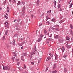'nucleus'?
Returning <instances> with one entry per match:
<instances>
[{
  "label": "nucleus",
  "mask_w": 73,
  "mask_h": 73,
  "mask_svg": "<svg viewBox=\"0 0 73 73\" xmlns=\"http://www.w3.org/2000/svg\"><path fill=\"white\" fill-rule=\"evenodd\" d=\"M3 66L4 70H8L10 69V67H8L7 66H6L4 67V66Z\"/></svg>",
  "instance_id": "f257e3e1"
},
{
  "label": "nucleus",
  "mask_w": 73,
  "mask_h": 73,
  "mask_svg": "<svg viewBox=\"0 0 73 73\" xmlns=\"http://www.w3.org/2000/svg\"><path fill=\"white\" fill-rule=\"evenodd\" d=\"M15 57H13L12 58V60L14 62V59H15V61H19V59H17V58H15Z\"/></svg>",
  "instance_id": "f03ea898"
},
{
  "label": "nucleus",
  "mask_w": 73,
  "mask_h": 73,
  "mask_svg": "<svg viewBox=\"0 0 73 73\" xmlns=\"http://www.w3.org/2000/svg\"><path fill=\"white\" fill-rule=\"evenodd\" d=\"M30 54H31V55H33L34 54H35V52L34 51H33L31 52Z\"/></svg>",
  "instance_id": "7ed1b4c3"
},
{
  "label": "nucleus",
  "mask_w": 73,
  "mask_h": 73,
  "mask_svg": "<svg viewBox=\"0 0 73 73\" xmlns=\"http://www.w3.org/2000/svg\"><path fill=\"white\" fill-rule=\"evenodd\" d=\"M66 46L68 49H69L70 48H71V46H70L68 44L66 45Z\"/></svg>",
  "instance_id": "20e7f679"
},
{
  "label": "nucleus",
  "mask_w": 73,
  "mask_h": 73,
  "mask_svg": "<svg viewBox=\"0 0 73 73\" xmlns=\"http://www.w3.org/2000/svg\"><path fill=\"white\" fill-rule=\"evenodd\" d=\"M53 69L54 70L56 69V64H54L53 66Z\"/></svg>",
  "instance_id": "39448f33"
},
{
  "label": "nucleus",
  "mask_w": 73,
  "mask_h": 73,
  "mask_svg": "<svg viewBox=\"0 0 73 73\" xmlns=\"http://www.w3.org/2000/svg\"><path fill=\"white\" fill-rule=\"evenodd\" d=\"M56 1H54V7L55 8H56Z\"/></svg>",
  "instance_id": "423d86ee"
},
{
  "label": "nucleus",
  "mask_w": 73,
  "mask_h": 73,
  "mask_svg": "<svg viewBox=\"0 0 73 73\" xmlns=\"http://www.w3.org/2000/svg\"><path fill=\"white\" fill-rule=\"evenodd\" d=\"M49 60H51V58L49 56H48V58L46 61H49Z\"/></svg>",
  "instance_id": "0eeeda50"
},
{
  "label": "nucleus",
  "mask_w": 73,
  "mask_h": 73,
  "mask_svg": "<svg viewBox=\"0 0 73 73\" xmlns=\"http://www.w3.org/2000/svg\"><path fill=\"white\" fill-rule=\"evenodd\" d=\"M62 52H63V53L64 52V51H65V48H64V47H62Z\"/></svg>",
  "instance_id": "6e6552de"
},
{
  "label": "nucleus",
  "mask_w": 73,
  "mask_h": 73,
  "mask_svg": "<svg viewBox=\"0 0 73 73\" xmlns=\"http://www.w3.org/2000/svg\"><path fill=\"white\" fill-rule=\"evenodd\" d=\"M39 3H40V1H39V0H38L37 1L36 5H37V6L38 5H38H39Z\"/></svg>",
  "instance_id": "1a4fd4ad"
},
{
  "label": "nucleus",
  "mask_w": 73,
  "mask_h": 73,
  "mask_svg": "<svg viewBox=\"0 0 73 73\" xmlns=\"http://www.w3.org/2000/svg\"><path fill=\"white\" fill-rule=\"evenodd\" d=\"M25 7H23L22 9V11L23 12V13H25V12H24L25 11Z\"/></svg>",
  "instance_id": "9d476101"
},
{
  "label": "nucleus",
  "mask_w": 73,
  "mask_h": 73,
  "mask_svg": "<svg viewBox=\"0 0 73 73\" xmlns=\"http://www.w3.org/2000/svg\"><path fill=\"white\" fill-rule=\"evenodd\" d=\"M34 50H35V51H37V50L36 49V46H34Z\"/></svg>",
  "instance_id": "9b49d317"
},
{
  "label": "nucleus",
  "mask_w": 73,
  "mask_h": 73,
  "mask_svg": "<svg viewBox=\"0 0 73 73\" xmlns=\"http://www.w3.org/2000/svg\"><path fill=\"white\" fill-rule=\"evenodd\" d=\"M57 71L55 70V71H53L52 72V73H57Z\"/></svg>",
  "instance_id": "f8f14e48"
},
{
  "label": "nucleus",
  "mask_w": 73,
  "mask_h": 73,
  "mask_svg": "<svg viewBox=\"0 0 73 73\" xmlns=\"http://www.w3.org/2000/svg\"><path fill=\"white\" fill-rule=\"evenodd\" d=\"M9 25V23H7L5 26V27H7V28H9V26H8Z\"/></svg>",
  "instance_id": "ddd939ff"
},
{
  "label": "nucleus",
  "mask_w": 73,
  "mask_h": 73,
  "mask_svg": "<svg viewBox=\"0 0 73 73\" xmlns=\"http://www.w3.org/2000/svg\"><path fill=\"white\" fill-rule=\"evenodd\" d=\"M8 31L7 30L6 32H5V35H7L8 34Z\"/></svg>",
  "instance_id": "4468645a"
},
{
  "label": "nucleus",
  "mask_w": 73,
  "mask_h": 73,
  "mask_svg": "<svg viewBox=\"0 0 73 73\" xmlns=\"http://www.w3.org/2000/svg\"><path fill=\"white\" fill-rule=\"evenodd\" d=\"M58 8H61V5L59 4L58 5Z\"/></svg>",
  "instance_id": "2eb2a0df"
},
{
  "label": "nucleus",
  "mask_w": 73,
  "mask_h": 73,
  "mask_svg": "<svg viewBox=\"0 0 73 73\" xmlns=\"http://www.w3.org/2000/svg\"><path fill=\"white\" fill-rule=\"evenodd\" d=\"M23 44H24V43H22L21 44H19V46H22V45H23Z\"/></svg>",
  "instance_id": "dca6fc26"
},
{
  "label": "nucleus",
  "mask_w": 73,
  "mask_h": 73,
  "mask_svg": "<svg viewBox=\"0 0 73 73\" xmlns=\"http://www.w3.org/2000/svg\"><path fill=\"white\" fill-rule=\"evenodd\" d=\"M13 54L14 55V56H15V57H16V54L15 53V52H13Z\"/></svg>",
  "instance_id": "f3484780"
},
{
  "label": "nucleus",
  "mask_w": 73,
  "mask_h": 73,
  "mask_svg": "<svg viewBox=\"0 0 73 73\" xmlns=\"http://www.w3.org/2000/svg\"><path fill=\"white\" fill-rule=\"evenodd\" d=\"M23 55L24 56H27V53H24L23 54Z\"/></svg>",
  "instance_id": "a211bd4d"
},
{
  "label": "nucleus",
  "mask_w": 73,
  "mask_h": 73,
  "mask_svg": "<svg viewBox=\"0 0 73 73\" xmlns=\"http://www.w3.org/2000/svg\"><path fill=\"white\" fill-rule=\"evenodd\" d=\"M48 41H52V38H48Z\"/></svg>",
  "instance_id": "6ab92c4d"
},
{
  "label": "nucleus",
  "mask_w": 73,
  "mask_h": 73,
  "mask_svg": "<svg viewBox=\"0 0 73 73\" xmlns=\"http://www.w3.org/2000/svg\"><path fill=\"white\" fill-rule=\"evenodd\" d=\"M47 13H51V10H49L47 11Z\"/></svg>",
  "instance_id": "aec40b11"
},
{
  "label": "nucleus",
  "mask_w": 73,
  "mask_h": 73,
  "mask_svg": "<svg viewBox=\"0 0 73 73\" xmlns=\"http://www.w3.org/2000/svg\"><path fill=\"white\" fill-rule=\"evenodd\" d=\"M42 40V38H40L39 40H38V42H40Z\"/></svg>",
  "instance_id": "412c9836"
},
{
  "label": "nucleus",
  "mask_w": 73,
  "mask_h": 73,
  "mask_svg": "<svg viewBox=\"0 0 73 73\" xmlns=\"http://www.w3.org/2000/svg\"><path fill=\"white\" fill-rule=\"evenodd\" d=\"M58 26V27H59V25H55L54 26V27L55 28H56Z\"/></svg>",
  "instance_id": "4be33fe9"
},
{
  "label": "nucleus",
  "mask_w": 73,
  "mask_h": 73,
  "mask_svg": "<svg viewBox=\"0 0 73 73\" xmlns=\"http://www.w3.org/2000/svg\"><path fill=\"white\" fill-rule=\"evenodd\" d=\"M49 55L50 56H51V57H53V55L52 54H51V53H50L49 54Z\"/></svg>",
  "instance_id": "5701e85b"
},
{
  "label": "nucleus",
  "mask_w": 73,
  "mask_h": 73,
  "mask_svg": "<svg viewBox=\"0 0 73 73\" xmlns=\"http://www.w3.org/2000/svg\"><path fill=\"white\" fill-rule=\"evenodd\" d=\"M62 41H62V39H60L59 40V42H62Z\"/></svg>",
  "instance_id": "b1692460"
},
{
  "label": "nucleus",
  "mask_w": 73,
  "mask_h": 73,
  "mask_svg": "<svg viewBox=\"0 0 73 73\" xmlns=\"http://www.w3.org/2000/svg\"><path fill=\"white\" fill-rule=\"evenodd\" d=\"M54 20H55V18H53L52 19V21H53V22H54L55 23L56 22V21H55Z\"/></svg>",
  "instance_id": "393cba45"
},
{
  "label": "nucleus",
  "mask_w": 73,
  "mask_h": 73,
  "mask_svg": "<svg viewBox=\"0 0 73 73\" xmlns=\"http://www.w3.org/2000/svg\"><path fill=\"white\" fill-rule=\"evenodd\" d=\"M64 72H65V73L66 72H67V70H66V69L65 68L64 69Z\"/></svg>",
  "instance_id": "a878e982"
},
{
  "label": "nucleus",
  "mask_w": 73,
  "mask_h": 73,
  "mask_svg": "<svg viewBox=\"0 0 73 73\" xmlns=\"http://www.w3.org/2000/svg\"><path fill=\"white\" fill-rule=\"evenodd\" d=\"M71 28V29H73V26H72V25H71L70 26V28Z\"/></svg>",
  "instance_id": "bb28decb"
},
{
  "label": "nucleus",
  "mask_w": 73,
  "mask_h": 73,
  "mask_svg": "<svg viewBox=\"0 0 73 73\" xmlns=\"http://www.w3.org/2000/svg\"><path fill=\"white\" fill-rule=\"evenodd\" d=\"M45 34H46V33H47V31H46V30L45 29L44 31Z\"/></svg>",
  "instance_id": "cd10ccee"
},
{
  "label": "nucleus",
  "mask_w": 73,
  "mask_h": 73,
  "mask_svg": "<svg viewBox=\"0 0 73 73\" xmlns=\"http://www.w3.org/2000/svg\"><path fill=\"white\" fill-rule=\"evenodd\" d=\"M19 70H20V71H23V68H19Z\"/></svg>",
  "instance_id": "c85d7f7f"
},
{
  "label": "nucleus",
  "mask_w": 73,
  "mask_h": 73,
  "mask_svg": "<svg viewBox=\"0 0 73 73\" xmlns=\"http://www.w3.org/2000/svg\"><path fill=\"white\" fill-rule=\"evenodd\" d=\"M50 19V18H49L48 17H46V20H48V19Z\"/></svg>",
  "instance_id": "c756f323"
},
{
  "label": "nucleus",
  "mask_w": 73,
  "mask_h": 73,
  "mask_svg": "<svg viewBox=\"0 0 73 73\" xmlns=\"http://www.w3.org/2000/svg\"><path fill=\"white\" fill-rule=\"evenodd\" d=\"M46 23L47 24H48V25H49V24H50V22H49V21H48L46 22Z\"/></svg>",
  "instance_id": "7c9ffc66"
},
{
  "label": "nucleus",
  "mask_w": 73,
  "mask_h": 73,
  "mask_svg": "<svg viewBox=\"0 0 73 73\" xmlns=\"http://www.w3.org/2000/svg\"><path fill=\"white\" fill-rule=\"evenodd\" d=\"M67 56H68V55H64L63 56V57L64 58H65V57H67Z\"/></svg>",
  "instance_id": "2f4dec72"
},
{
  "label": "nucleus",
  "mask_w": 73,
  "mask_h": 73,
  "mask_svg": "<svg viewBox=\"0 0 73 73\" xmlns=\"http://www.w3.org/2000/svg\"><path fill=\"white\" fill-rule=\"evenodd\" d=\"M1 71V65H0V72Z\"/></svg>",
  "instance_id": "473e14b6"
},
{
  "label": "nucleus",
  "mask_w": 73,
  "mask_h": 73,
  "mask_svg": "<svg viewBox=\"0 0 73 73\" xmlns=\"http://www.w3.org/2000/svg\"><path fill=\"white\" fill-rule=\"evenodd\" d=\"M56 55L55 56V59L56 60L57 59V55L56 54V53L55 54Z\"/></svg>",
  "instance_id": "72a5a7b5"
},
{
  "label": "nucleus",
  "mask_w": 73,
  "mask_h": 73,
  "mask_svg": "<svg viewBox=\"0 0 73 73\" xmlns=\"http://www.w3.org/2000/svg\"><path fill=\"white\" fill-rule=\"evenodd\" d=\"M13 41L14 42H13V44L14 45H15V40H14Z\"/></svg>",
  "instance_id": "f704fd0d"
},
{
  "label": "nucleus",
  "mask_w": 73,
  "mask_h": 73,
  "mask_svg": "<svg viewBox=\"0 0 73 73\" xmlns=\"http://www.w3.org/2000/svg\"><path fill=\"white\" fill-rule=\"evenodd\" d=\"M40 37H41V38H42V37H43V35H42V34L40 35Z\"/></svg>",
  "instance_id": "c9c22d12"
},
{
  "label": "nucleus",
  "mask_w": 73,
  "mask_h": 73,
  "mask_svg": "<svg viewBox=\"0 0 73 73\" xmlns=\"http://www.w3.org/2000/svg\"><path fill=\"white\" fill-rule=\"evenodd\" d=\"M41 58H40V59H39L38 60V63H40V61H41Z\"/></svg>",
  "instance_id": "e433bc0d"
},
{
  "label": "nucleus",
  "mask_w": 73,
  "mask_h": 73,
  "mask_svg": "<svg viewBox=\"0 0 73 73\" xmlns=\"http://www.w3.org/2000/svg\"><path fill=\"white\" fill-rule=\"evenodd\" d=\"M71 33L72 35V36H73V31H72V30L71 31Z\"/></svg>",
  "instance_id": "4c0bfd02"
},
{
  "label": "nucleus",
  "mask_w": 73,
  "mask_h": 73,
  "mask_svg": "<svg viewBox=\"0 0 73 73\" xmlns=\"http://www.w3.org/2000/svg\"><path fill=\"white\" fill-rule=\"evenodd\" d=\"M66 39H67V40H69V39H70V38H69V37H68V36H67Z\"/></svg>",
  "instance_id": "58836bf2"
},
{
  "label": "nucleus",
  "mask_w": 73,
  "mask_h": 73,
  "mask_svg": "<svg viewBox=\"0 0 73 73\" xmlns=\"http://www.w3.org/2000/svg\"><path fill=\"white\" fill-rule=\"evenodd\" d=\"M5 17L6 19H8V16H7V15L5 16Z\"/></svg>",
  "instance_id": "ea45409f"
},
{
  "label": "nucleus",
  "mask_w": 73,
  "mask_h": 73,
  "mask_svg": "<svg viewBox=\"0 0 73 73\" xmlns=\"http://www.w3.org/2000/svg\"><path fill=\"white\" fill-rule=\"evenodd\" d=\"M60 12H62V8H60Z\"/></svg>",
  "instance_id": "a19ab883"
},
{
  "label": "nucleus",
  "mask_w": 73,
  "mask_h": 73,
  "mask_svg": "<svg viewBox=\"0 0 73 73\" xmlns=\"http://www.w3.org/2000/svg\"><path fill=\"white\" fill-rule=\"evenodd\" d=\"M20 19H18L17 20V22L18 23H19V22H20Z\"/></svg>",
  "instance_id": "79ce46f5"
},
{
  "label": "nucleus",
  "mask_w": 73,
  "mask_h": 73,
  "mask_svg": "<svg viewBox=\"0 0 73 73\" xmlns=\"http://www.w3.org/2000/svg\"><path fill=\"white\" fill-rule=\"evenodd\" d=\"M20 1H19L18 2L17 4H18V5H20Z\"/></svg>",
  "instance_id": "37998d69"
},
{
  "label": "nucleus",
  "mask_w": 73,
  "mask_h": 73,
  "mask_svg": "<svg viewBox=\"0 0 73 73\" xmlns=\"http://www.w3.org/2000/svg\"><path fill=\"white\" fill-rule=\"evenodd\" d=\"M40 10H38V14H39V13H40Z\"/></svg>",
  "instance_id": "c03bdc74"
},
{
  "label": "nucleus",
  "mask_w": 73,
  "mask_h": 73,
  "mask_svg": "<svg viewBox=\"0 0 73 73\" xmlns=\"http://www.w3.org/2000/svg\"><path fill=\"white\" fill-rule=\"evenodd\" d=\"M17 34H15L14 35V37H17Z\"/></svg>",
  "instance_id": "a18cd8bd"
},
{
  "label": "nucleus",
  "mask_w": 73,
  "mask_h": 73,
  "mask_svg": "<svg viewBox=\"0 0 73 73\" xmlns=\"http://www.w3.org/2000/svg\"><path fill=\"white\" fill-rule=\"evenodd\" d=\"M23 40H24V38H23L21 39V41H23Z\"/></svg>",
  "instance_id": "49530a36"
},
{
  "label": "nucleus",
  "mask_w": 73,
  "mask_h": 73,
  "mask_svg": "<svg viewBox=\"0 0 73 73\" xmlns=\"http://www.w3.org/2000/svg\"><path fill=\"white\" fill-rule=\"evenodd\" d=\"M31 64V65H34V63L33 62H32Z\"/></svg>",
  "instance_id": "de8ad7c7"
},
{
  "label": "nucleus",
  "mask_w": 73,
  "mask_h": 73,
  "mask_svg": "<svg viewBox=\"0 0 73 73\" xmlns=\"http://www.w3.org/2000/svg\"><path fill=\"white\" fill-rule=\"evenodd\" d=\"M26 68V66H25V65H24V69H25Z\"/></svg>",
  "instance_id": "09e8293b"
},
{
  "label": "nucleus",
  "mask_w": 73,
  "mask_h": 73,
  "mask_svg": "<svg viewBox=\"0 0 73 73\" xmlns=\"http://www.w3.org/2000/svg\"><path fill=\"white\" fill-rule=\"evenodd\" d=\"M72 5H73V4L72 3V4H71L70 6V8H71V7H72Z\"/></svg>",
  "instance_id": "8fccbe9b"
},
{
  "label": "nucleus",
  "mask_w": 73,
  "mask_h": 73,
  "mask_svg": "<svg viewBox=\"0 0 73 73\" xmlns=\"http://www.w3.org/2000/svg\"><path fill=\"white\" fill-rule=\"evenodd\" d=\"M32 55H29V57H30V58H32Z\"/></svg>",
  "instance_id": "3c124183"
},
{
  "label": "nucleus",
  "mask_w": 73,
  "mask_h": 73,
  "mask_svg": "<svg viewBox=\"0 0 73 73\" xmlns=\"http://www.w3.org/2000/svg\"><path fill=\"white\" fill-rule=\"evenodd\" d=\"M64 21H61L60 22V23H62L63 22H64Z\"/></svg>",
  "instance_id": "603ef678"
},
{
  "label": "nucleus",
  "mask_w": 73,
  "mask_h": 73,
  "mask_svg": "<svg viewBox=\"0 0 73 73\" xmlns=\"http://www.w3.org/2000/svg\"><path fill=\"white\" fill-rule=\"evenodd\" d=\"M23 13H22V16H25V14H24L25 13H24V12H23Z\"/></svg>",
  "instance_id": "864d4df0"
},
{
  "label": "nucleus",
  "mask_w": 73,
  "mask_h": 73,
  "mask_svg": "<svg viewBox=\"0 0 73 73\" xmlns=\"http://www.w3.org/2000/svg\"><path fill=\"white\" fill-rule=\"evenodd\" d=\"M48 68H48V67H47V68H46V72H47V70H48Z\"/></svg>",
  "instance_id": "5fc2aeb1"
},
{
  "label": "nucleus",
  "mask_w": 73,
  "mask_h": 73,
  "mask_svg": "<svg viewBox=\"0 0 73 73\" xmlns=\"http://www.w3.org/2000/svg\"><path fill=\"white\" fill-rule=\"evenodd\" d=\"M17 65H20V62H18Z\"/></svg>",
  "instance_id": "6e6d98bb"
},
{
  "label": "nucleus",
  "mask_w": 73,
  "mask_h": 73,
  "mask_svg": "<svg viewBox=\"0 0 73 73\" xmlns=\"http://www.w3.org/2000/svg\"><path fill=\"white\" fill-rule=\"evenodd\" d=\"M57 37H58V35H56V36L55 37V38H57Z\"/></svg>",
  "instance_id": "4d7b16f0"
},
{
  "label": "nucleus",
  "mask_w": 73,
  "mask_h": 73,
  "mask_svg": "<svg viewBox=\"0 0 73 73\" xmlns=\"http://www.w3.org/2000/svg\"><path fill=\"white\" fill-rule=\"evenodd\" d=\"M6 3V1H4V4H5Z\"/></svg>",
  "instance_id": "13d9d810"
},
{
  "label": "nucleus",
  "mask_w": 73,
  "mask_h": 73,
  "mask_svg": "<svg viewBox=\"0 0 73 73\" xmlns=\"http://www.w3.org/2000/svg\"><path fill=\"white\" fill-rule=\"evenodd\" d=\"M52 34H50V37H52Z\"/></svg>",
  "instance_id": "bf43d9fd"
},
{
  "label": "nucleus",
  "mask_w": 73,
  "mask_h": 73,
  "mask_svg": "<svg viewBox=\"0 0 73 73\" xmlns=\"http://www.w3.org/2000/svg\"><path fill=\"white\" fill-rule=\"evenodd\" d=\"M16 30H17L19 29V28H18L17 27L16 28Z\"/></svg>",
  "instance_id": "052dcab7"
},
{
  "label": "nucleus",
  "mask_w": 73,
  "mask_h": 73,
  "mask_svg": "<svg viewBox=\"0 0 73 73\" xmlns=\"http://www.w3.org/2000/svg\"><path fill=\"white\" fill-rule=\"evenodd\" d=\"M53 27H52L51 26L50 27V28H51V29H53Z\"/></svg>",
  "instance_id": "680f3d73"
},
{
  "label": "nucleus",
  "mask_w": 73,
  "mask_h": 73,
  "mask_svg": "<svg viewBox=\"0 0 73 73\" xmlns=\"http://www.w3.org/2000/svg\"><path fill=\"white\" fill-rule=\"evenodd\" d=\"M7 12H9V10H8V9L7 10Z\"/></svg>",
  "instance_id": "e2e57ef3"
},
{
  "label": "nucleus",
  "mask_w": 73,
  "mask_h": 73,
  "mask_svg": "<svg viewBox=\"0 0 73 73\" xmlns=\"http://www.w3.org/2000/svg\"><path fill=\"white\" fill-rule=\"evenodd\" d=\"M42 25V23H40L39 24V26L40 27V26H41Z\"/></svg>",
  "instance_id": "0e129e2a"
},
{
  "label": "nucleus",
  "mask_w": 73,
  "mask_h": 73,
  "mask_svg": "<svg viewBox=\"0 0 73 73\" xmlns=\"http://www.w3.org/2000/svg\"><path fill=\"white\" fill-rule=\"evenodd\" d=\"M31 16L32 18H33V15H31Z\"/></svg>",
  "instance_id": "69168bd1"
},
{
  "label": "nucleus",
  "mask_w": 73,
  "mask_h": 73,
  "mask_svg": "<svg viewBox=\"0 0 73 73\" xmlns=\"http://www.w3.org/2000/svg\"><path fill=\"white\" fill-rule=\"evenodd\" d=\"M3 40H5V36H3Z\"/></svg>",
  "instance_id": "338daca9"
},
{
  "label": "nucleus",
  "mask_w": 73,
  "mask_h": 73,
  "mask_svg": "<svg viewBox=\"0 0 73 73\" xmlns=\"http://www.w3.org/2000/svg\"><path fill=\"white\" fill-rule=\"evenodd\" d=\"M23 73H28L27 72L25 71L23 72Z\"/></svg>",
  "instance_id": "774afa93"
}]
</instances>
